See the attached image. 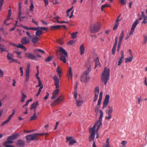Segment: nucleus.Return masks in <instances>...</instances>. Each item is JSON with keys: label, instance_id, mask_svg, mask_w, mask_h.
Returning a JSON list of instances; mask_svg holds the SVG:
<instances>
[{"label": "nucleus", "instance_id": "f257e3e1", "mask_svg": "<svg viewBox=\"0 0 147 147\" xmlns=\"http://www.w3.org/2000/svg\"><path fill=\"white\" fill-rule=\"evenodd\" d=\"M21 42L22 44H19L18 45L17 44H13V45L18 48L24 49L25 51H26L27 48L23 45H26L29 44L30 42V39L26 37H23L22 38Z\"/></svg>", "mask_w": 147, "mask_h": 147}, {"label": "nucleus", "instance_id": "f03ea898", "mask_svg": "<svg viewBox=\"0 0 147 147\" xmlns=\"http://www.w3.org/2000/svg\"><path fill=\"white\" fill-rule=\"evenodd\" d=\"M109 69L107 68H105L101 75V81L102 82H104L105 85H106L109 79Z\"/></svg>", "mask_w": 147, "mask_h": 147}, {"label": "nucleus", "instance_id": "7ed1b4c3", "mask_svg": "<svg viewBox=\"0 0 147 147\" xmlns=\"http://www.w3.org/2000/svg\"><path fill=\"white\" fill-rule=\"evenodd\" d=\"M59 51L60 52L59 54L61 56L60 58V60L62 61L64 63H66V57L68 56V54L67 52L62 47H59Z\"/></svg>", "mask_w": 147, "mask_h": 147}, {"label": "nucleus", "instance_id": "20e7f679", "mask_svg": "<svg viewBox=\"0 0 147 147\" xmlns=\"http://www.w3.org/2000/svg\"><path fill=\"white\" fill-rule=\"evenodd\" d=\"M99 111L100 113V115L99 118V120L96 122V123L94 125H96V127L97 126V128L96 130H95V131L96 132V138H98L99 137V134L98 133V131L100 127L102 125L101 121L103 115V113L102 111L101 110H100Z\"/></svg>", "mask_w": 147, "mask_h": 147}, {"label": "nucleus", "instance_id": "39448f33", "mask_svg": "<svg viewBox=\"0 0 147 147\" xmlns=\"http://www.w3.org/2000/svg\"><path fill=\"white\" fill-rule=\"evenodd\" d=\"M96 125H94L92 128H90L89 131L90 134L89 137V141L91 142L93 141L94 139L96 134L95 128Z\"/></svg>", "mask_w": 147, "mask_h": 147}, {"label": "nucleus", "instance_id": "423d86ee", "mask_svg": "<svg viewBox=\"0 0 147 147\" xmlns=\"http://www.w3.org/2000/svg\"><path fill=\"white\" fill-rule=\"evenodd\" d=\"M101 24L97 22L94 24V26L90 28V32L93 33H95L98 32L100 29V26Z\"/></svg>", "mask_w": 147, "mask_h": 147}, {"label": "nucleus", "instance_id": "0eeeda50", "mask_svg": "<svg viewBox=\"0 0 147 147\" xmlns=\"http://www.w3.org/2000/svg\"><path fill=\"white\" fill-rule=\"evenodd\" d=\"M108 109L106 111V113L108 116L105 117V119L109 120L112 117V114L113 112V107L111 106H108L107 107Z\"/></svg>", "mask_w": 147, "mask_h": 147}, {"label": "nucleus", "instance_id": "6e6552de", "mask_svg": "<svg viewBox=\"0 0 147 147\" xmlns=\"http://www.w3.org/2000/svg\"><path fill=\"white\" fill-rule=\"evenodd\" d=\"M89 79L88 73L84 72L83 75L81 76L80 81L81 82L86 83Z\"/></svg>", "mask_w": 147, "mask_h": 147}, {"label": "nucleus", "instance_id": "1a4fd4ad", "mask_svg": "<svg viewBox=\"0 0 147 147\" xmlns=\"http://www.w3.org/2000/svg\"><path fill=\"white\" fill-rule=\"evenodd\" d=\"M24 56L25 57L30 59L35 60H38V59L36 56L30 53H25Z\"/></svg>", "mask_w": 147, "mask_h": 147}, {"label": "nucleus", "instance_id": "9d476101", "mask_svg": "<svg viewBox=\"0 0 147 147\" xmlns=\"http://www.w3.org/2000/svg\"><path fill=\"white\" fill-rule=\"evenodd\" d=\"M36 134L28 135L26 137L27 141H31L33 140H37L38 139L36 137Z\"/></svg>", "mask_w": 147, "mask_h": 147}, {"label": "nucleus", "instance_id": "9b49d317", "mask_svg": "<svg viewBox=\"0 0 147 147\" xmlns=\"http://www.w3.org/2000/svg\"><path fill=\"white\" fill-rule=\"evenodd\" d=\"M110 98V96L109 95H106L105 96V98L103 102V105L102 109L105 108L108 105L109 101V99Z\"/></svg>", "mask_w": 147, "mask_h": 147}, {"label": "nucleus", "instance_id": "f8f14e48", "mask_svg": "<svg viewBox=\"0 0 147 147\" xmlns=\"http://www.w3.org/2000/svg\"><path fill=\"white\" fill-rule=\"evenodd\" d=\"M53 79L54 81V83L55 86V88H58L59 87V81L57 76L56 75H54L53 77Z\"/></svg>", "mask_w": 147, "mask_h": 147}, {"label": "nucleus", "instance_id": "ddd939ff", "mask_svg": "<svg viewBox=\"0 0 147 147\" xmlns=\"http://www.w3.org/2000/svg\"><path fill=\"white\" fill-rule=\"evenodd\" d=\"M7 58L9 61L10 63H13L16 61V60L13 59V55L12 54L8 53L7 56Z\"/></svg>", "mask_w": 147, "mask_h": 147}, {"label": "nucleus", "instance_id": "4468645a", "mask_svg": "<svg viewBox=\"0 0 147 147\" xmlns=\"http://www.w3.org/2000/svg\"><path fill=\"white\" fill-rule=\"evenodd\" d=\"M33 52L36 55L39 57H41V56L39 54L40 53H41L43 54L45 53V52L43 50L38 49H35L34 51Z\"/></svg>", "mask_w": 147, "mask_h": 147}, {"label": "nucleus", "instance_id": "2eb2a0df", "mask_svg": "<svg viewBox=\"0 0 147 147\" xmlns=\"http://www.w3.org/2000/svg\"><path fill=\"white\" fill-rule=\"evenodd\" d=\"M99 92V89L98 87H96L94 89V97L93 102H95L97 100Z\"/></svg>", "mask_w": 147, "mask_h": 147}, {"label": "nucleus", "instance_id": "dca6fc26", "mask_svg": "<svg viewBox=\"0 0 147 147\" xmlns=\"http://www.w3.org/2000/svg\"><path fill=\"white\" fill-rule=\"evenodd\" d=\"M25 142L23 140H18L16 144L17 147H24Z\"/></svg>", "mask_w": 147, "mask_h": 147}, {"label": "nucleus", "instance_id": "f3484780", "mask_svg": "<svg viewBox=\"0 0 147 147\" xmlns=\"http://www.w3.org/2000/svg\"><path fill=\"white\" fill-rule=\"evenodd\" d=\"M64 99V97L62 95L59 96L55 99L54 101L55 104H58L59 102H62Z\"/></svg>", "mask_w": 147, "mask_h": 147}, {"label": "nucleus", "instance_id": "a211bd4d", "mask_svg": "<svg viewBox=\"0 0 147 147\" xmlns=\"http://www.w3.org/2000/svg\"><path fill=\"white\" fill-rule=\"evenodd\" d=\"M59 92V89H57L55 90L53 93L51 99H54L56 98L58 95Z\"/></svg>", "mask_w": 147, "mask_h": 147}, {"label": "nucleus", "instance_id": "6ab92c4d", "mask_svg": "<svg viewBox=\"0 0 147 147\" xmlns=\"http://www.w3.org/2000/svg\"><path fill=\"white\" fill-rule=\"evenodd\" d=\"M121 57L120 59L118 61V66H119L121 63L123 62V59L124 58L123 51L121 50Z\"/></svg>", "mask_w": 147, "mask_h": 147}, {"label": "nucleus", "instance_id": "aec40b11", "mask_svg": "<svg viewBox=\"0 0 147 147\" xmlns=\"http://www.w3.org/2000/svg\"><path fill=\"white\" fill-rule=\"evenodd\" d=\"M138 24L137 21H136L135 22L133 23L131 28V31L129 33V35H132L133 34L134 31V30L135 28L136 27L137 25Z\"/></svg>", "mask_w": 147, "mask_h": 147}, {"label": "nucleus", "instance_id": "412c9836", "mask_svg": "<svg viewBox=\"0 0 147 147\" xmlns=\"http://www.w3.org/2000/svg\"><path fill=\"white\" fill-rule=\"evenodd\" d=\"M83 102V101L81 97H80L76 100V104L78 107L81 106Z\"/></svg>", "mask_w": 147, "mask_h": 147}, {"label": "nucleus", "instance_id": "4be33fe9", "mask_svg": "<svg viewBox=\"0 0 147 147\" xmlns=\"http://www.w3.org/2000/svg\"><path fill=\"white\" fill-rule=\"evenodd\" d=\"M19 136V135L18 134L16 133L9 136L8 138V139H10L11 140H13L16 139Z\"/></svg>", "mask_w": 147, "mask_h": 147}, {"label": "nucleus", "instance_id": "5701e85b", "mask_svg": "<svg viewBox=\"0 0 147 147\" xmlns=\"http://www.w3.org/2000/svg\"><path fill=\"white\" fill-rule=\"evenodd\" d=\"M117 42H118V40H115V43H114V44L113 45V48L112 49V54L113 55H114L115 54L116 49V47H117Z\"/></svg>", "mask_w": 147, "mask_h": 147}, {"label": "nucleus", "instance_id": "b1692460", "mask_svg": "<svg viewBox=\"0 0 147 147\" xmlns=\"http://www.w3.org/2000/svg\"><path fill=\"white\" fill-rule=\"evenodd\" d=\"M94 60L95 62V65L94 68H95L97 67H100V65L99 61V58L97 57L96 59Z\"/></svg>", "mask_w": 147, "mask_h": 147}, {"label": "nucleus", "instance_id": "393cba45", "mask_svg": "<svg viewBox=\"0 0 147 147\" xmlns=\"http://www.w3.org/2000/svg\"><path fill=\"white\" fill-rule=\"evenodd\" d=\"M80 54L81 55L84 54L85 51V48L84 46V44H82L80 46Z\"/></svg>", "mask_w": 147, "mask_h": 147}, {"label": "nucleus", "instance_id": "a878e982", "mask_svg": "<svg viewBox=\"0 0 147 147\" xmlns=\"http://www.w3.org/2000/svg\"><path fill=\"white\" fill-rule=\"evenodd\" d=\"M13 116V115H10L8 117V119L2 123L1 125L3 126L4 125L8 123L10 121Z\"/></svg>", "mask_w": 147, "mask_h": 147}, {"label": "nucleus", "instance_id": "bb28decb", "mask_svg": "<svg viewBox=\"0 0 147 147\" xmlns=\"http://www.w3.org/2000/svg\"><path fill=\"white\" fill-rule=\"evenodd\" d=\"M38 40V37L36 36H34V37L32 38V41L34 45H35L37 42Z\"/></svg>", "mask_w": 147, "mask_h": 147}, {"label": "nucleus", "instance_id": "cd10ccee", "mask_svg": "<svg viewBox=\"0 0 147 147\" xmlns=\"http://www.w3.org/2000/svg\"><path fill=\"white\" fill-rule=\"evenodd\" d=\"M86 66L88 67V69L87 70L85 71L84 72L88 73V74L89 75V73L91 70V66L90 64V62L89 61L86 64Z\"/></svg>", "mask_w": 147, "mask_h": 147}, {"label": "nucleus", "instance_id": "c85d7f7f", "mask_svg": "<svg viewBox=\"0 0 147 147\" xmlns=\"http://www.w3.org/2000/svg\"><path fill=\"white\" fill-rule=\"evenodd\" d=\"M38 105V101H37L36 103L32 104L30 108V110L32 109H36Z\"/></svg>", "mask_w": 147, "mask_h": 147}, {"label": "nucleus", "instance_id": "c756f323", "mask_svg": "<svg viewBox=\"0 0 147 147\" xmlns=\"http://www.w3.org/2000/svg\"><path fill=\"white\" fill-rule=\"evenodd\" d=\"M124 36V32L123 31H122L121 33L120 36L119 37V42L121 43L123 39Z\"/></svg>", "mask_w": 147, "mask_h": 147}, {"label": "nucleus", "instance_id": "7c9ffc66", "mask_svg": "<svg viewBox=\"0 0 147 147\" xmlns=\"http://www.w3.org/2000/svg\"><path fill=\"white\" fill-rule=\"evenodd\" d=\"M4 45H0V49H1V53L3 51L8 52V50L6 47H4Z\"/></svg>", "mask_w": 147, "mask_h": 147}, {"label": "nucleus", "instance_id": "2f4dec72", "mask_svg": "<svg viewBox=\"0 0 147 147\" xmlns=\"http://www.w3.org/2000/svg\"><path fill=\"white\" fill-rule=\"evenodd\" d=\"M110 142L109 141V138H107V141L106 142V143L105 144H104L103 145V147H110V145L109 144Z\"/></svg>", "mask_w": 147, "mask_h": 147}, {"label": "nucleus", "instance_id": "473e14b6", "mask_svg": "<svg viewBox=\"0 0 147 147\" xmlns=\"http://www.w3.org/2000/svg\"><path fill=\"white\" fill-rule=\"evenodd\" d=\"M61 26L60 25H58L57 26H52L50 27L51 30H53L55 29H60Z\"/></svg>", "mask_w": 147, "mask_h": 147}, {"label": "nucleus", "instance_id": "72a5a7b5", "mask_svg": "<svg viewBox=\"0 0 147 147\" xmlns=\"http://www.w3.org/2000/svg\"><path fill=\"white\" fill-rule=\"evenodd\" d=\"M73 73L72 71L71 68V67H69V73L68 76L71 78V80H72Z\"/></svg>", "mask_w": 147, "mask_h": 147}, {"label": "nucleus", "instance_id": "f704fd0d", "mask_svg": "<svg viewBox=\"0 0 147 147\" xmlns=\"http://www.w3.org/2000/svg\"><path fill=\"white\" fill-rule=\"evenodd\" d=\"M133 57L131 56L129 58H126L125 59V62L127 63L129 62H131L132 61L133 59Z\"/></svg>", "mask_w": 147, "mask_h": 147}, {"label": "nucleus", "instance_id": "c9c22d12", "mask_svg": "<svg viewBox=\"0 0 147 147\" xmlns=\"http://www.w3.org/2000/svg\"><path fill=\"white\" fill-rule=\"evenodd\" d=\"M42 34V31L40 30H37L36 33V35L37 36H39Z\"/></svg>", "mask_w": 147, "mask_h": 147}, {"label": "nucleus", "instance_id": "e433bc0d", "mask_svg": "<svg viewBox=\"0 0 147 147\" xmlns=\"http://www.w3.org/2000/svg\"><path fill=\"white\" fill-rule=\"evenodd\" d=\"M78 33V32H73L71 34V38L73 39H76L77 37V34Z\"/></svg>", "mask_w": 147, "mask_h": 147}, {"label": "nucleus", "instance_id": "4c0bfd02", "mask_svg": "<svg viewBox=\"0 0 147 147\" xmlns=\"http://www.w3.org/2000/svg\"><path fill=\"white\" fill-rule=\"evenodd\" d=\"M38 118L37 116L36 115V114H34L33 116H31L30 117V120L32 121Z\"/></svg>", "mask_w": 147, "mask_h": 147}, {"label": "nucleus", "instance_id": "58836bf2", "mask_svg": "<svg viewBox=\"0 0 147 147\" xmlns=\"http://www.w3.org/2000/svg\"><path fill=\"white\" fill-rule=\"evenodd\" d=\"M29 79V73H26V81L27 82Z\"/></svg>", "mask_w": 147, "mask_h": 147}, {"label": "nucleus", "instance_id": "ea45409f", "mask_svg": "<svg viewBox=\"0 0 147 147\" xmlns=\"http://www.w3.org/2000/svg\"><path fill=\"white\" fill-rule=\"evenodd\" d=\"M13 141H11V140H10V139H8V138H7V141H5L4 142V144H12L13 143Z\"/></svg>", "mask_w": 147, "mask_h": 147}, {"label": "nucleus", "instance_id": "a19ab883", "mask_svg": "<svg viewBox=\"0 0 147 147\" xmlns=\"http://www.w3.org/2000/svg\"><path fill=\"white\" fill-rule=\"evenodd\" d=\"M14 52L16 54L17 57L20 59H22V57L20 56L21 52L18 51H14Z\"/></svg>", "mask_w": 147, "mask_h": 147}, {"label": "nucleus", "instance_id": "79ce46f5", "mask_svg": "<svg viewBox=\"0 0 147 147\" xmlns=\"http://www.w3.org/2000/svg\"><path fill=\"white\" fill-rule=\"evenodd\" d=\"M30 65L29 63H28L26 67V72H30Z\"/></svg>", "mask_w": 147, "mask_h": 147}, {"label": "nucleus", "instance_id": "37998d69", "mask_svg": "<svg viewBox=\"0 0 147 147\" xmlns=\"http://www.w3.org/2000/svg\"><path fill=\"white\" fill-rule=\"evenodd\" d=\"M143 36L144 38L143 42V44H145L147 42V36L144 35Z\"/></svg>", "mask_w": 147, "mask_h": 147}, {"label": "nucleus", "instance_id": "c03bdc74", "mask_svg": "<svg viewBox=\"0 0 147 147\" xmlns=\"http://www.w3.org/2000/svg\"><path fill=\"white\" fill-rule=\"evenodd\" d=\"M76 142V140L75 139H72L69 142V145H72L74 144Z\"/></svg>", "mask_w": 147, "mask_h": 147}, {"label": "nucleus", "instance_id": "a18cd8bd", "mask_svg": "<svg viewBox=\"0 0 147 147\" xmlns=\"http://www.w3.org/2000/svg\"><path fill=\"white\" fill-rule=\"evenodd\" d=\"M34 7V5L33 3H31L30 5V10L31 11H33V9Z\"/></svg>", "mask_w": 147, "mask_h": 147}, {"label": "nucleus", "instance_id": "49530a36", "mask_svg": "<svg viewBox=\"0 0 147 147\" xmlns=\"http://www.w3.org/2000/svg\"><path fill=\"white\" fill-rule=\"evenodd\" d=\"M107 7H110V6H109L107 4H105L102 5L101 7V10L102 11L104 8Z\"/></svg>", "mask_w": 147, "mask_h": 147}, {"label": "nucleus", "instance_id": "de8ad7c7", "mask_svg": "<svg viewBox=\"0 0 147 147\" xmlns=\"http://www.w3.org/2000/svg\"><path fill=\"white\" fill-rule=\"evenodd\" d=\"M52 59V57L49 56L47 58V59H45V61L47 62H49Z\"/></svg>", "mask_w": 147, "mask_h": 147}, {"label": "nucleus", "instance_id": "09e8293b", "mask_svg": "<svg viewBox=\"0 0 147 147\" xmlns=\"http://www.w3.org/2000/svg\"><path fill=\"white\" fill-rule=\"evenodd\" d=\"M147 23V17H145L144 18L143 21L142 22V23L143 24H145Z\"/></svg>", "mask_w": 147, "mask_h": 147}, {"label": "nucleus", "instance_id": "8fccbe9b", "mask_svg": "<svg viewBox=\"0 0 147 147\" xmlns=\"http://www.w3.org/2000/svg\"><path fill=\"white\" fill-rule=\"evenodd\" d=\"M38 85H39V86H40V87H42V88H43V85L41 82L40 80H39V79H38Z\"/></svg>", "mask_w": 147, "mask_h": 147}, {"label": "nucleus", "instance_id": "3c124183", "mask_svg": "<svg viewBox=\"0 0 147 147\" xmlns=\"http://www.w3.org/2000/svg\"><path fill=\"white\" fill-rule=\"evenodd\" d=\"M43 88L40 87V88L39 89L38 92L36 94V96H38L40 94L41 92V90Z\"/></svg>", "mask_w": 147, "mask_h": 147}, {"label": "nucleus", "instance_id": "603ef678", "mask_svg": "<svg viewBox=\"0 0 147 147\" xmlns=\"http://www.w3.org/2000/svg\"><path fill=\"white\" fill-rule=\"evenodd\" d=\"M4 74V72L3 71L0 69V77H3Z\"/></svg>", "mask_w": 147, "mask_h": 147}, {"label": "nucleus", "instance_id": "864d4df0", "mask_svg": "<svg viewBox=\"0 0 147 147\" xmlns=\"http://www.w3.org/2000/svg\"><path fill=\"white\" fill-rule=\"evenodd\" d=\"M4 0H0V11H1L3 3Z\"/></svg>", "mask_w": 147, "mask_h": 147}, {"label": "nucleus", "instance_id": "5fc2aeb1", "mask_svg": "<svg viewBox=\"0 0 147 147\" xmlns=\"http://www.w3.org/2000/svg\"><path fill=\"white\" fill-rule=\"evenodd\" d=\"M57 42L60 45H62L63 44V42L61 39H59L57 40Z\"/></svg>", "mask_w": 147, "mask_h": 147}, {"label": "nucleus", "instance_id": "6e6d98bb", "mask_svg": "<svg viewBox=\"0 0 147 147\" xmlns=\"http://www.w3.org/2000/svg\"><path fill=\"white\" fill-rule=\"evenodd\" d=\"M95 111L96 112V113H97L99 111V107H98L97 106H96L94 109Z\"/></svg>", "mask_w": 147, "mask_h": 147}, {"label": "nucleus", "instance_id": "4d7b16f0", "mask_svg": "<svg viewBox=\"0 0 147 147\" xmlns=\"http://www.w3.org/2000/svg\"><path fill=\"white\" fill-rule=\"evenodd\" d=\"M74 43V42L73 40H71L67 43V44L68 45H72Z\"/></svg>", "mask_w": 147, "mask_h": 147}, {"label": "nucleus", "instance_id": "13d9d810", "mask_svg": "<svg viewBox=\"0 0 147 147\" xmlns=\"http://www.w3.org/2000/svg\"><path fill=\"white\" fill-rule=\"evenodd\" d=\"M127 142L125 141H123L121 143V144L122 145L123 147H125V145L126 144Z\"/></svg>", "mask_w": 147, "mask_h": 147}, {"label": "nucleus", "instance_id": "bf43d9fd", "mask_svg": "<svg viewBox=\"0 0 147 147\" xmlns=\"http://www.w3.org/2000/svg\"><path fill=\"white\" fill-rule=\"evenodd\" d=\"M119 26V23H117L114 26L113 28V30H115Z\"/></svg>", "mask_w": 147, "mask_h": 147}, {"label": "nucleus", "instance_id": "052dcab7", "mask_svg": "<svg viewBox=\"0 0 147 147\" xmlns=\"http://www.w3.org/2000/svg\"><path fill=\"white\" fill-rule=\"evenodd\" d=\"M74 97L75 100L77 99V92L76 91H75L74 92Z\"/></svg>", "mask_w": 147, "mask_h": 147}, {"label": "nucleus", "instance_id": "680f3d73", "mask_svg": "<svg viewBox=\"0 0 147 147\" xmlns=\"http://www.w3.org/2000/svg\"><path fill=\"white\" fill-rule=\"evenodd\" d=\"M126 0H121V2L122 5H125L126 3Z\"/></svg>", "mask_w": 147, "mask_h": 147}, {"label": "nucleus", "instance_id": "e2e57ef3", "mask_svg": "<svg viewBox=\"0 0 147 147\" xmlns=\"http://www.w3.org/2000/svg\"><path fill=\"white\" fill-rule=\"evenodd\" d=\"M121 44V43H120V42H118V44L117 48V51L118 52H119L120 50Z\"/></svg>", "mask_w": 147, "mask_h": 147}, {"label": "nucleus", "instance_id": "0e129e2a", "mask_svg": "<svg viewBox=\"0 0 147 147\" xmlns=\"http://www.w3.org/2000/svg\"><path fill=\"white\" fill-rule=\"evenodd\" d=\"M56 71L57 73V74H59L61 73V72L60 71V70L59 68V66H58L56 69Z\"/></svg>", "mask_w": 147, "mask_h": 147}, {"label": "nucleus", "instance_id": "69168bd1", "mask_svg": "<svg viewBox=\"0 0 147 147\" xmlns=\"http://www.w3.org/2000/svg\"><path fill=\"white\" fill-rule=\"evenodd\" d=\"M38 29H39V27H32L31 28V30L37 31Z\"/></svg>", "mask_w": 147, "mask_h": 147}, {"label": "nucleus", "instance_id": "338daca9", "mask_svg": "<svg viewBox=\"0 0 147 147\" xmlns=\"http://www.w3.org/2000/svg\"><path fill=\"white\" fill-rule=\"evenodd\" d=\"M26 33L27 36H28V37L30 38L31 37V35L30 34L29 31L26 32Z\"/></svg>", "mask_w": 147, "mask_h": 147}, {"label": "nucleus", "instance_id": "774afa93", "mask_svg": "<svg viewBox=\"0 0 147 147\" xmlns=\"http://www.w3.org/2000/svg\"><path fill=\"white\" fill-rule=\"evenodd\" d=\"M71 137H67L66 138L67 142H68L69 141L70 142V141L71 140Z\"/></svg>", "mask_w": 147, "mask_h": 147}]
</instances>
